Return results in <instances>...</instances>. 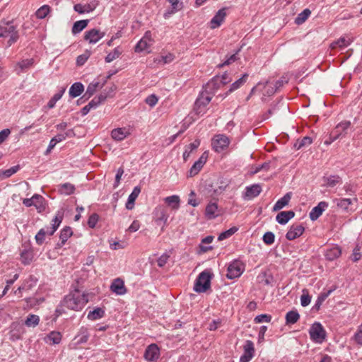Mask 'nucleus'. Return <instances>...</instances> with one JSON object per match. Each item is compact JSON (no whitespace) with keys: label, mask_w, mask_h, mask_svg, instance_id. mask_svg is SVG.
Returning a JSON list of instances; mask_svg holds the SVG:
<instances>
[{"label":"nucleus","mask_w":362,"mask_h":362,"mask_svg":"<svg viewBox=\"0 0 362 362\" xmlns=\"http://www.w3.org/2000/svg\"><path fill=\"white\" fill-rule=\"evenodd\" d=\"M288 82V78L287 76H283L279 80H277L275 83V87L276 89L281 88L284 86V84H286Z\"/></svg>","instance_id":"obj_60"},{"label":"nucleus","mask_w":362,"mask_h":362,"mask_svg":"<svg viewBox=\"0 0 362 362\" xmlns=\"http://www.w3.org/2000/svg\"><path fill=\"white\" fill-rule=\"evenodd\" d=\"M160 351L158 346L155 344L149 345L144 353V358L148 361H153L158 358Z\"/></svg>","instance_id":"obj_13"},{"label":"nucleus","mask_w":362,"mask_h":362,"mask_svg":"<svg viewBox=\"0 0 362 362\" xmlns=\"http://www.w3.org/2000/svg\"><path fill=\"white\" fill-rule=\"evenodd\" d=\"M217 185L218 182H216L215 185L214 183L208 184V187L206 189L207 190L208 193L213 192V193L211 194V197L214 194L218 195L222 192V188L221 187H218Z\"/></svg>","instance_id":"obj_49"},{"label":"nucleus","mask_w":362,"mask_h":362,"mask_svg":"<svg viewBox=\"0 0 362 362\" xmlns=\"http://www.w3.org/2000/svg\"><path fill=\"white\" fill-rule=\"evenodd\" d=\"M275 235L272 232H266L262 237L263 242L268 245L274 243Z\"/></svg>","instance_id":"obj_51"},{"label":"nucleus","mask_w":362,"mask_h":362,"mask_svg":"<svg viewBox=\"0 0 362 362\" xmlns=\"http://www.w3.org/2000/svg\"><path fill=\"white\" fill-rule=\"evenodd\" d=\"M238 228L235 226L230 228V229L222 232L218 237V240L221 241L226 238L232 236L236 231H238Z\"/></svg>","instance_id":"obj_46"},{"label":"nucleus","mask_w":362,"mask_h":362,"mask_svg":"<svg viewBox=\"0 0 362 362\" xmlns=\"http://www.w3.org/2000/svg\"><path fill=\"white\" fill-rule=\"evenodd\" d=\"M333 291L332 289H330L326 292L321 293L318 297L317 299L313 308V309L319 310L320 308L321 305L322 303L325 300V299L331 294V293Z\"/></svg>","instance_id":"obj_30"},{"label":"nucleus","mask_w":362,"mask_h":362,"mask_svg":"<svg viewBox=\"0 0 362 362\" xmlns=\"http://www.w3.org/2000/svg\"><path fill=\"white\" fill-rule=\"evenodd\" d=\"M72 230L70 227H65L63 228L60 233V240L61 243L57 244L59 247H62L63 245L66 242L69 238H70L72 235Z\"/></svg>","instance_id":"obj_27"},{"label":"nucleus","mask_w":362,"mask_h":362,"mask_svg":"<svg viewBox=\"0 0 362 362\" xmlns=\"http://www.w3.org/2000/svg\"><path fill=\"white\" fill-rule=\"evenodd\" d=\"M341 182V177L338 175H331L326 178V185L329 187H334L336 185Z\"/></svg>","instance_id":"obj_48"},{"label":"nucleus","mask_w":362,"mask_h":362,"mask_svg":"<svg viewBox=\"0 0 362 362\" xmlns=\"http://www.w3.org/2000/svg\"><path fill=\"white\" fill-rule=\"evenodd\" d=\"M108 97L107 92H100V95L94 97L87 105L81 110L82 115H87L91 109H95L100 104L104 102Z\"/></svg>","instance_id":"obj_4"},{"label":"nucleus","mask_w":362,"mask_h":362,"mask_svg":"<svg viewBox=\"0 0 362 362\" xmlns=\"http://www.w3.org/2000/svg\"><path fill=\"white\" fill-rule=\"evenodd\" d=\"M294 216L295 213L293 211H284L277 214L276 220L279 224L284 225L293 218Z\"/></svg>","instance_id":"obj_22"},{"label":"nucleus","mask_w":362,"mask_h":362,"mask_svg":"<svg viewBox=\"0 0 362 362\" xmlns=\"http://www.w3.org/2000/svg\"><path fill=\"white\" fill-rule=\"evenodd\" d=\"M40 317L36 315H29L25 321V325L27 327H35L39 324Z\"/></svg>","instance_id":"obj_41"},{"label":"nucleus","mask_w":362,"mask_h":362,"mask_svg":"<svg viewBox=\"0 0 362 362\" xmlns=\"http://www.w3.org/2000/svg\"><path fill=\"white\" fill-rule=\"evenodd\" d=\"M226 13L224 8L220 9L209 23L211 29L218 28L225 19Z\"/></svg>","instance_id":"obj_17"},{"label":"nucleus","mask_w":362,"mask_h":362,"mask_svg":"<svg viewBox=\"0 0 362 362\" xmlns=\"http://www.w3.org/2000/svg\"><path fill=\"white\" fill-rule=\"evenodd\" d=\"M62 335L58 332H52L47 337V342H52L53 344H57L61 341Z\"/></svg>","instance_id":"obj_42"},{"label":"nucleus","mask_w":362,"mask_h":362,"mask_svg":"<svg viewBox=\"0 0 362 362\" xmlns=\"http://www.w3.org/2000/svg\"><path fill=\"white\" fill-rule=\"evenodd\" d=\"M63 212L58 211L54 217V218L52 220V227L51 228V233H49V235H52L54 234V233L57 230L58 227L59 226L60 223L62 221L63 219Z\"/></svg>","instance_id":"obj_35"},{"label":"nucleus","mask_w":362,"mask_h":362,"mask_svg":"<svg viewBox=\"0 0 362 362\" xmlns=\"http://www.w3.org/2000/svg\"><path fill=\"white\" fill-rule=\"evenodd\" d=\"M195 193L194 191H191L189 195V199H188V204L193 206H197L199 205V202H198L196 199H195Z\"/></svg>","instance_id":"obj_63"},{"label":"nucleus","mask_w":362,"mask_h":362,"mask_svg":"<svg viewBox=\"0 0 362 362\" xmlns=\"http://www.w3.org/2000/svg\"><path fill=\"white\" fill-rule=\"evenodd\" d=\"M0 37H8V46H11L18 39L16 27L11 23L0 25Z\"/></svg>","instance_id":"obj_2"},{"label":"nucleus","mask_w":362,"mask_h":362,"mask_svg":"<svg viewBox=\"0 0 362 362\" xmlns=\"http://www.w3.org/2000/svg\"><path fill=\"white\" fill-rule=\"evenodd\" d=\"M327 206L328 204L326 202H320L317 206H315L310 212V218L312 221L317 220Z\"/></svg>","instance_id":"obj_18"},{"label":"nucleus","mask_w":362,"mask_h":362,"mask_svg":"<svg viewBox=\"0 0 362 362\" xmlns=\"http://www.w3.org/2000/svg\"><path fill=\"white\" fill-rule=\"evenodd\" d=\"M214 275L211 269H205V293L210 291L211 280L214 278Z\"/></svg>","instance_id":"obj_47"},{"label":"nucleus","mask_w":362,"mask_h":362,"mask_svg":"<svg viewBox=\"0 0 362 362\" xmlns=\"http://www.w3.org/2000/svg\"><path fill=\"white\" fill-rule=\"evenodd\" d=\"M271 320H272L271 315H267V314H262V315L256 316L254 320L256 323H261L263 322H269L271 321Z\"/></svg>","instance_id":"obj_55"},{"label":"nucleus","mask_w":362,"mask_h":362,"mask_svg":"<svg viewBox=\"0 0 362 362\" xmlns=\"http://www.w3.org/2000/svg\"><path fill=\"white\" fill-rule=\"evenodd\" d=\"M351 127V122L349 121H344L339 123L335 129L332 132V140L335 141L340 137H344L347 134L348 129Z\"/></svg>","instance_id":"obj_7"},{"label":"nucleus","mask_w":362,"mask_h":362,"mask_svg":"<svg viewBox=\"0 0 362 362\" xmlns=\"http://www.w3.org/2000/svg\"><path fill=\"white\" fill-rule=\"evenodd\" d=\"M309 334L310 338L316 341L321 343L326 337V332L322 325L319 322H315L310 329Z\"/></svg>","instance_id":"obj_3"},{"label":"nucleus","mask_w":362,"mask_h":362,"mask_svg":"<svg viewBox=\"0 0 362 362\" xmlns=\"http://www.w3.org/2000/svg\"><path fill=\"white\" fill-rule=\"evenodd\" d=\"M18 170H19V165H15V166L10 168L9 169L4 170L2 172V175L5 177L7 178V177H11L12 175L15 174L16 173H17Z\"/></svg>","instance_id":"obj_57"},{"label":"nucleus","mask_w":362,"mask_h":362,"mask_svg":"<svg viewBox=\"0 0 362 362\" xmlns=\"http://www.w3.org/2000/svg\"><path fill=\"white\" fill-rule=\"evenodd\" d=\"M351 40L349 38H346L345 37H340L337 40V44H338L339 47H345L350 45Z\"/></svg>","instance_id":"obj_61"},{"label":"nucleus","mask_w":362,"mask_h":362,"mask_svg":"<svg viewBox=\"0 0 362 362\" xmlns=\"http://www.w3.org/2000/svg\"><path fill=\"white\" fill-rule=\"evenodd\" d=\"M122 54V49L117 47L112 52L109 53L105 57V62L110 63L117 59Z\"/></svg>","instance_id":"obj_44"},{"label":"nucleus","mask_w":362,"mask_h":362,"mask_svg":"<svg viewBox=\"0 0 362 362\" xmlns=\"http://www.w3.org/2000/svg\"><path fill=\"white\" fill-rule=\"evenodd\" d=\"M62 93H56L48 102L47 103V107L49 109L53 108L55 106L56 103L61 99L62 97Z\"/></svg>","instance_id":"obj_54"},{"label":"nucleus","mask_w":362,"mask_h":362,"mask_svg":"<svg viewBox=\"0 0 362 362\" xmlns=\"http://www.w3.org/2000/svg\"><path fill=\"white\" fill-rule=\"evenodd\" d=\"M353 201L356 202L357 199L354 198V199L344 198V199H334L333 200V203L337 205L339 209H341L343 211H349V206L352 204Z\"/></svg>","instance_id":"obj_21"},{"label":"nucleus","mask_w":362,"mask_h":362,"mask_svg":"<svg viewBox=\"0 0 362 362\" xmlns=\"http://www.w3.org/2000/svg\"><path fill=\"white\" fill-rule=\"evenodd\" d=\"M129 134L126 128H117L111 132V136L115 141H122Z\"/></svg>","instance_id":"obj_23"},{"label":"nucleus","mask_w":362,"mask_h":362,"mask_svg":"<svg viewBox=\"0 0 362 362\" xmlns=\"http://www.w3.org/2000/svg\"><path fill=\"white\" fill-rule=\"evenodd\" d=\"M243 270V264L240 261L235 260L228 266L226 276L230 279H235L242 274Z\"/></svg>","instance_id":"obj_6"},{"label":"nucleus","mask_w":362,"mask_h":362,"mask_svg":"<svg viewBox=\"0 0 362 362\" xmlns=\"http://www.w3.org/2000/svg\"><path fill=\"white\" fill-rule=\"evenodd\" d=\"M165 203H167L173 209L177 210L180 207V197L177 195H172L167 197L165 199Z\"/></svg>","instance_id":"obj_28"},{"label":"nucleus","mask_w":362,"mask_h":362,"mask_svg":"<svg viewBox=\"0 0 362 362\" xmlns=\"http://www.w3.org/2000/svg\"><path fill=\"white\" fill-rule=\"evenodd\" d=\"M98 221V215L93 214L89 216L88 220V225L90 228H93Z\"/></svg>","instance_id":"obj_59"},{"label":"nucleus","mask_w":362,"mask_h":362,"mask_svg":"<svg viewBox=\"0 0 362 362\" xmlns=\"http://www.w3.org/2000/svg\"><path fill=\"white\" fill-rule=\"evenodd\" d=\"M291 198V193L288 192L286 193L283 197H281L280 199H279L276 204H274L273 207V211H276L282 208H284L285 206L288 205L290 199Z\"/></svg>","instance_id":"obj_25"},{"label":"nucleus","mask_w":362,"mask_h":362,"mask_svg":"<svg viewBox=\"0 0 362 362\" xmlns=\"http://www.w3.org/2000/svg\"><path fill=\"white\" fill-rule=\"evenodd\" d=\"M312 141H313V140L310 137L305 136L302 139L298 140L295 143L294 147L297 149H300L303 147L309 146L310 144H311Z\"/></svg>","instance_id":"obj_45"},{"label":"nucleus","mask_w":362,"mask_h":362,"mask_svg":"<svg viewBox=\"0 0 362 362\" xmlns=\"http://www.w3.org/2000/svg\"><path fill=\"white\" fill-rule=\"evenodd\" d=\"M158 97L155 94L149 95L146 99V103L151 107H153L158 103Z\"/></svg>","instance_id":"obj_62"},{"label":"nucleus","mask_w":362,"mask_h":362,"mask_svg":"<svg viewBox=\"0 0 362 362\" xmlns=\"http://www.w3.org/2000/svg\"><path fill=\"white\" fill-rule=\"evenodd\" d=\"M311 298L309 296L308 291L307 289L303 290V295L300 297V304L303 307L308 305L310 303Z\"/></svg>","instance_id":"obj_50"},{"label":"nucleus","mask_w":362,"mask_h":362,"mask_svg":"<svg viewBox=\"0 0 362 362\" xmlns=\"http://www.w3.org/2000/svg\"><path fill=\"white\" fill-rule=\"evenodd\" d=\"M305 228L302 225L293 224L291 226L290 229L286 235V238L288 240H293L300 237L304 232Z\"/></svg>","instance_id":"obj_14"},{"label":"nucleus","mask_w":362,"mask_h":362,"mask_svg":"<svg viewBox=\"0 0 362 362\" xmlns=\"http://www.w3.org/2000/svg\"><path fill=\"white\" fill-rule=\"evenodd\" d=\"M50 12V7L48 5H43L38 8L35 13L36 17L40 19L45 18Z\"/></svg>","instance_id":"obj_43"},{"label":"nucleus","mask_w":362,"mask_h":362,"mask_svg":"<svg viewBox=\"0 0 362 362\" xmlns=\"http://www.w3.org/2000/svg\"><path fill=\"white\" fill-rule=\"evenodd\" d=\"M311 11L308 8L304 9L300 13L295 19V23L297 25H301L310 16Z\"/></svg>","instance_id":"obj_38"},{"label":"nucleus","mask_w":362,"mask_h":362,"mask_svg":"<svg viewBox=\"0 0 362 362\" xmlns=\"http://www.w3.org/2000/svg\"><path fill=\"white\" fill-rule=\"evenodd\" d=\"M103 86V83H101L98 80H95L88 85L86 90H95L96 89H101Z\"/></svg>","instance_id":"obj_56"},{"label":"nucleus","mask_w":362,"mask_h":362,"mask_svg":"<svg viewBox=\"0 0 362 362\" xmlns=\"http://www.w3.org/2000/svg\"><path fill=\"white\" fill-rule=\"evenodd\" d=\"M66 136L64 134H59L56 135L54 137H53L49 141V146L46 151V153L47 154L49 153L54 148L56 144L57 143L64 140L66 139Z\"/></svg>","instance_id":"obj_36"},{"label":"nucleus","mask_w":362,"mask_h":362,"mask_svg":"<svg viewBox=\"0 0 362 362\" xmlns=\"http://www.w3.org/2000/svg\"><path fill=\"white\" fill-rule=\"evenodd\" d=\"M300 315L296 310H291L286 315V323L287 325H293L298 322Z\"/></svg>","instance_id":"obj_32"},{"label":"nucleus","mask_w":362,"mask_h":362,"mask_svg":"<svg viewBox=\"0 0 362 362\" xmlns=\"http://www.w3.org/2000/svg\"><path fill=\"white\" fill-rule=\"evenodd\" d=\"M105 35V33L101 32L100 30L93 28L86 32L84 40L90 44H95Z\"/></svg>","instance_id":"obj_12"},{"label":"nucleus","mask_w":362,"mask_h":362,"mask_svg":"<svg viewBox=\"0 0 362 362\" xmlns=\"http://www.w3.org/2000/svg\"><path fill=\"white\" fill-rule=\"evenodd\" d=\"M88 20L78 21L74 23L72 27V33L76 34L82 31L88 25Z\"/></svg>","instance_id":"obj_39"},{"label":"nucleus","mask_w":362,"mask_h":362,"mask_svg":"<svg viewBox=\"0 0 362 362\" xmlns=\"http://www.w3.org/2000/svg\"><path fill=\"white\" fill-rule=\"evenodd\" d=\"M248 77V75L247 74H244L240 78H239L238 81L234 82L232 84V87L229 90H234L236 89H238L241 87V86L245 83L247 78Z\"/></svg>","instance_id":"obj_52"},{"label":"nucleus","mask_w":362,"mask_h":362,"mask_svg":"<svg viewBox=\"0 0 362 362\" xmlns=\"http://www.w3.org/2000/svg\"><path fill=\"white\" fill-rule=\"evenodd\" d=\"M78 337H80L79 339L77 341V342L78 344L86 343L88 341V337H89V334H88L87 329H81V334L78 335Z\"/></svg>","instance_id":"obj_58"},{"label":"nucleus","mask_w":362,"mask_h":362,"mask_svg":"<svg viewBox=\"0 0 362 362\" xmlns=\"http://www.w3.org/2000/svg\"><path fill=\"white\" fill-rule=\"evenodd\" d=\"M33 252L28 250H24L21 252V262L24 264H29L33 259Z\"/></svg>","instance_id":"obj_40"},{"label":"nucleus","mask_w":362,"mask_h":362,"mask_svg":"<svg viewBox=\"0 0 362 362\" xmlns=\"http://www.w3.org/2000/svg\"><path fill=\"white\" fill-rule=\"evenodd\" d=\"M244 354L240 358V362H249L254 356V344L250 340H247L244 346Z\"/></svg>","instance_id":"obj_11"},{"label":"nucleus","mask_w":362,"mask_h":362,"mask_svg":"<svg viewBox=\"0 0 362 362\" xmlns=\"http://www.w3.org/2000/svg\"><path fill=\"white\" fill-rule=\"evenodd\" d=\"M204 158V155L201 156L199 159L194 163L189 171L188 177H194L198 174V173L201 170L203 167V164L202 162V158Z\"/></svg>","instance_id":"obj_29"},{"label":"nucleus","mask_w":362,"mask_h":362,"mask_svg":"<svg viewBox=\"0 0 362 362\" xmlns=\"http://www.w3.org/2000/svg\"><path fill=\"white\" fill-rule=\"evenodd\" d=\"M221 214L216 200L213 198L205 207V218L213 219Z\"/></svg>","instance_id":"obj_9"},{"label":"nucleus","mask_w":362,"mask_h":362,"mask_svg":"<svg viewBox=\"0 0 362 362\" xmlns=\"http://www.w3.org/2000/svg\"><path fill=\"white\" fill-rule=\"evenodd\" d=\"M88 296L85 293L80 294L78 291L65 296L62 305L68 309L78 310L88 303Z\"/></svg>","instance_id":"obj_1"},{"label":"nucleus","mask_w":362,"mask_h":362,"mask_svg":"<svg viewBox=\"0 0 362 362\" xmlns=\"http://www.w3.org/2000/svg\"><path fill=\"white\" fill-rule=\"evenodd\" d=\"M153 215L155 222L157 225H165L168 218V215L167 213V209L164 206H157L154 210Z\"/></svg>","instance_id":"obj_10"},{"label":"nucleus","mask_w":362,"mask_h":362,"mask_svg":"<svg viewBox=\"0 0 362 362\" xmlns=\"http://www.w3.org/2000/svg\"><path fill=\"white\" fill-rule=\"evenodd\" d=\"M354 338L358 344H362V325L358 327L357 332L355 334Z\"/></svg>","instance_id":"obj_64"},{"label":"nucleus","mask_w":362,"mask_h":362,"mask_svg":"<svg viewBox=\"0 0 362 362\" xmlns=\"http://www.w3.org/2000/svg\"><path fill=\"white\" fill-rule=\"evenodd\" d=\"M47 231L45 228H42L35 235V240L38 245H42L45 240V237L47 234Z\"/></svg>","instance_id":"obj_53"},{"label":"nucleus","mask_w":362,"mask_h":362,"mask_svg":"<svg viewBox=\"0 0 362 362\" xmlns=\"http://www.w3.org/2000/svg\"><path fill=\"white\" fill-rule=\"evenodd\" d=\"M105 315V310L101 308H96L90 311L88 314V318L90 320H96L102 318Z\"/></svg>","instance_id":"obj_33"},{"label":"nucleus","mask_w":362,"mask_h":362,"mask_svg":"<svg viewBox=\"0 0 362 362\" xmlns=\"http://www.w3.org/2000/svg\"><path fill=\"white\" fill-rule=\"evenodd\" d=\"M262 192V187L259 184H254L251 186H248L245 189V192L243 195L245 199H252L257 197Z\"/></svg>","instance_id":"obj_15"},{"label":"nucleus","mask_w":362,"mask_h":362,"mask_svg":"<svg viewBox=\"0 0 362 362\" xmlns=\"http://www.w3.org/2000/svg\"><path fill=\"white\" fill-rule=\"evenodd\" d=\"M33 206L36 208L39 213L44 211L46 207L45 199L40 194H34Z\"/></svg>","instance_id":"obj_26"},{"label":"nucleus","mask_w":362,"mask_h":362,"mask_svg":"<svg viewBox=\"0 0 362 362\" xmlns=\"http://www.w3.org/2000/svg\"><path fill=\"white\" fill-rule=\"evenodd\" d=\"M110 289L117 295H124L127 291L124 281L119 278L113 281L110 286Z\"/></svg>","instance_id":"obj_19"},{"label":"nucleus","mask_w":362,"mask_h":362,"mask_svg":"<svg viewBox=\"0 0 362 362\" xmlns=\"http://www.w3.org/2000/svg\"><path fill=\"white\" fill-rule=\"evenodd\" d=\"M230 81V80L228 74H224L222 76H215L213 78V80L211 81V82L209 83L208 85L209 86H211V85L214 86V88H215V89H221V88H223L224 85L229 83Z\"/></svg>","instance_id":"obj_16"},{"label":"nucleus","mask_w":362,"mask_h":362,"mask_svg":"<svg viewBox=\"0 0 362 362\" xmlns=\"http://www.w3.org/2000/svg\"><path fill=\"white\" fill-rule=\"evenodd\" d=\"M229 139L224 135L216 136L212 140V147L216 152H221L228 147Z\"/></svg>","instance_id":"obj_8"},{"label":"nucleus","mask_w":362,"mask_h":362,"mask_svg":"<svg viewBox=\"0 0 362 362\" xmlns=\"http://www.w3.org/2000/svg\"><path fill=\"white\" fill-rule=\"evenodd\" d=\"M194 291L197 293L204 292V272L198 275L193 288Z\"/></svg>","instance_id":"obj_34"},{"label":"nucleus","mask_w":362,"mask_h":362,"mask_svg":"<svg viewBox=\"0 0 362 362\" xmlns=\"http://www.w3.org/2000/svg\"><path fill=\"white\" fill-rule=\"evenodd\" d=\"M59 191L61 194L70 195L74 192L75 187L69 182L64 183L59 185Z\"/></svg>","instance_id":"obj_37"},{"label":"nucleus","mask_w":362,"mask_h":362,"mask_svg":"<svg viewBox=\"0 0 362 362\" xmlns=\"http://www.w3.org/2000/svg\"><path fill=\"white\" fill-rule=\"evenodd\" d=\"M341 250L338 247H333L329 250H327L325 252V257L329 260H334L338 258L341 255Z\"/></svg>","instance_id":"obj_31"},{"label":"nucleus","mask_w":362,"mask_h":362,"mask_svg":"<svg viewBox=\"0 0 362 362\" xmlns=\"http://www.w3.org/2000/svg\"><path fill=\"white\" fill-rule=\"evenodd\" d=\"M153 42L151 31H146L144 37L136 44L134 50L136 52H141L147 50Z\"/></svg>","instance_id":"obj_5"},{"label":"nucleus","mask_w":362,"mask_h":362,"mask_svg":"<svg viewBox=\"0 0 362 362\" xmlns=\"http://www.w3.org/2000/svg\"><path fill=\"white\" fill-rule=\"evenodd\" d=\"M34 64L33 59H23L18 62L15 66V71L17 74H20L22 72L26 71L29 69Z\"/></svg>","instance_id":"obj_20"},{"label":"nucleus","mask_w":362,"mask_h":362,"mask_svg":"<svg viewBox=\"0 0 362 362\" xmlns=\"http://www.w3.org/2000/svg\"><path fill=\"white\" fill-rule=\"evenodd\" d=\"M141 192V188L139 187H135L132 192V193L129 194L127 204H126V208L127 209H132L134 206V202L138 197L139 194Z\"/></svg>","instance_id":"obj_24"}]
</instances>
